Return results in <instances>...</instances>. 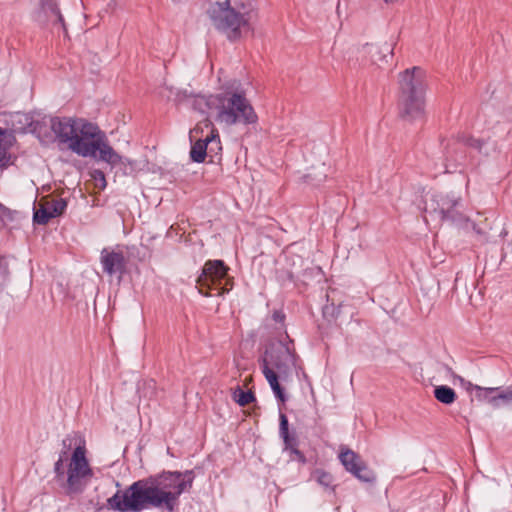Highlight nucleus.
<instances>
[{
    "label": "nucleus",
    "instance_id": "1",
    "mask_svg": "<svg viewBox=\"0 0 512 512\" xmlns=\"http://www.w3.org/2000/svg\"><path fill=\"white\" fill-rule=\"evenodd\" d=\"M194 479L193 470L163 471L117 490L107 499L106 506L116 512H142L152 508L174 512L180 496L190 491Z\"/></svg>",
    "mask_w": 512,
    "mask_h": 512
},
{
    "label": "nucleus",
    "instance_id": "2",
    "mask_svg": "<svg viewBox=\"0 0 512 512\" xmlns=\"http://www.w3.org/2000/svg\"><path fill=\"white\" fill-rule=\"evenodd\" d=\"M62 450L54 463V479L69 497L82 494L94 477L93 469L86 457L85 443L76 437L62 440Z\"/></svg>",
    "mask_w": 512,
    "mask_h": 512
},
{
    "label": "nucleus",
    "instance_id": "3",
    "mask_svg": "<svg viewBox=\"0 0 512 512\" xmlns=\"http://www.w3.org/2000/svg\"><path fill=\"white\" fill-rule=\"evenodd\" d=\"M398 110L401 119L408 122L423 121L426 117V71L414 66L399 74Z\"/></svg>",
    "mask_w": 512,
    "mask_h": 512
},
{
    "label": "nucleus",
    "instance_id": "4",
    "mask_svg": "<svg viewBox=\"0 0 512 512\" xmlns=\"http://www.w3.org/2000/svg\"><path fill=\"white\" fill-rule=\"evenodd\" d=\"M207 15L215 29L229 41L238 40L243 31L251 30L249 11L244 4L232 6L230 0L217 1L209 6Z\"/></svg>",
    "mask_w": 512,
    "mask_h": 512
},
{
    "label": "nucleus",
    "instance_id": "5",
    "mask_svg": "<svg viewBox=\"0 0 512 512\" xmlns=\"http://www.w3.org/2000/svg\"><path fill=\"white\" fill-rule=\"evenodd\" d=\"M216 121L227 126L252 125L258 116L243 90L225 91L215 96Z\"/></svg>",
    "mask_w": 512,
    "mask_h": 512
},
{
    "label": "nucleus",
    "instance_id": "6",
    "mask_svg": "<svg viewBox=\"0 0 512 512\" xmlns=\"http://www.w3.org/2000/svg\"><path fill=\"white\" fill-rule=\"evenodd\" d=\"M296 358L293 340L286 334L284 340L268 345L259 362L261 369L267 366L277 372L281 379H287L296 367Z\"/></svg>",
    "mask_w": 512,
    "mask_h": 512
},
{
    "label": "nucleus",
    "instance_id": "7",
    "mask_svg": "<svg viewBox=\"0 0 512 512\" xmlns=\"http://www.w3.org/2000/svg\"><path fill=\"white\" fill-rule=\"evenodd\" d=\"M426 212L435 213L442 221L451 222L456 226L468 225L470 223L473 230L480 234L474 222H470L469 218L463 212V202L460 196L454 193H435L430 200L429 208Z\"/></svg>",
    "mask_w": 512,
    "mask_h": 512
},
{
    "label": "nucleus",
    "instance_id": "8",
    "mask_svg": "<svg viewBox=\"0 0 512 512\" xmlns=\"http://www.w3.org/2000/svg\"><path fill=\"white\" fill-rule=\"evenodd\" d=\"M230 268L223 260H207L197 278L199 292L208 297L210 290L217 291L218 296L228 293L233 286V279L228 275Z\"/></svg>",
    "mask_w": 512,
    "mask_h": 512
},
{
    "label": "nucleus",
    "instance_id": "9",
    "mask_svg": "<svg viewBox=\"0 0 512 512\" xmlns=\"http://www.w3.org/2000/svg\"><path fill=\"white\" fill-rule=\"evenodd\" d=\"M79 124L69 150L81 157L97 158L99 142L104 138L105 133L96 124L85 119Z\"/></svg>",
    "mask_w": 512,
    "mask_h": 512
},
{
    "label": "nucleus",
    "instance_id": "10",
    "mask_svg": "<svg viewBox=\"0 0 512 512\" xmlns=\"http://www.w3.org/2000/svg\"><path fill=\"white\" fill-rule=\"evenodd\" d=\"M33 20L42 27L51 26L53 29L62 30L65 35L67 34L58 0H40L39 7L33 13Z\"/></svg>",
    "mask_w": 512,
    "mask_h": 512
},
{
    "label": "nucleus",
    "instance_id": "11",
    "mask_svg": "<svg viewBox=\"0 0 512 512\" xmlns=\"http://www.w3.org/2000/svg\"><path fill=\"white\" fill-rule=\"evenodd\" d=\"M6 125L7 128L5 129L11 131L14 136L15 134H36L41 127L40 121L36 120L31 112H14L9 114L6 118Z\"/></svg>",
    "mask_w": 512,
    "mask_h": 512
},
{
    "label": "nucleus",
    "instance_id": "12",
    "mask_svg": "<svg viewBox=\"0 0 512 512\" xmlns=\"http://www.w3.org/2000/svg\"><path fill=\"white\" fill-rule=\"evenodd\" d=\"M476 398L481 402L490 404L494 408L512 405V385L506 388L475 386Z\"/></svg>",
    "mask_w": 512,
    "mask_h": 512
},
{
    "label": "nucleus",
    "instance_id": "13",
    "mask_svg": "<svg viewBox=\"0 0 512 512\" xmlns=\"http://www.w3.org/2000/svg\"><path fill=\"white\" fill-rule=\"evenodd\" d=\"M82 119H75L71 117H52L51 130L59 144H64L70 148L72 141L76 136L79 123Z\"/></svg>",
    "mask_w": 512,
    "mask_h": 512
},
{
    "label": "nucleus",
    "instance_id": "14",
    "mask_svg": "<svg viewBox=\"0 0 512 512\" xmlns=\"http://www.w3.org/2000/svg\"><path fill=\"white\" fill-rule=\"evenodd\" d=\"M339 460L345 469L357 479L366 483L372 482L375 479L372 471L363 464L359 456L351 449H342L339 454Z\"/></svg>",
    "mask_w": 512,
    "mask_h": 512
},
{
    "label": "nucleus",
    "instance_id": "15",
    "mask_svg": "<svg viewBox=\"0 0 512 512\" xmlns=\"http://www.w3.org/2000/svg\"><path fill=\"white\" fill-rule=\"evenodd\" d=\"M100 264L105 274L108 276L117 275L119 281L126 273V259L122 252L103 248L100 252Z\"/></svg>",
    "mask_w": 512,
    "mask_h": 512
},
{
    "label": "nucleus",
    "instance_id": "16",
    "mask_svg": "<svg viewBox=\"0 0 512 512\" xmlns=\"http://www.w3.org/2000/svg\"><path fill=\"white\" fill-rule=\"evenodd\" d=\"M16 143V137L2 127H0V169L10 166L12 161L11 148Z\"/></svg>",
    "mask_w": 512,
    "mask_h": 512
},
{
    "label": "nucleus",
    "instance_id": "17",
    "mask_svg": "<svg viewBox=\"0 0 512 512\" xmlns=\"http://www.w3.org/2000/svg\"><path fill=\"white\" fill-rule=\"evenodd\" d=\"M279 436L283 440L284 451H291L299 446V439L295 432L289 431V422L287 416L280 412L279 414Z\"/></svg>",
    "mask_w": 512,
    "mask_h": 512
},
{
    "label": "nucleus",
    "instance_id": "18",
    "mask_svg": "<svg viewBox=\"0 0 512 512\" xmlns=\"http://www.w3.org/2000/svg\"><path fill=\"white\" fill-rule=\"evenodd\" d=\"M458 143L466 147L477 150L480 154L489 156L491 151L495 149V142L488 139L484 141L482 139H476L471 136L461 135L458 137Z\"/></svg>",
    "mask_w": 512,
    "mask_h": 512
},
{
    "label": "nucleus",
    "instance_id": "19",
    "mask_svg": "<svg viewBox=\"0 0 512 512\" xmlns=\"http://www.w3.org/2000/svg\"><path fill=\"white\" fill-rule=\"evenodd\" d=\"M95 159L106 162L113 166L122 162V157L109 145L106 135H104V138H102L99 142L97 158Z\"/></svg>",
    "mask_w": 512,
    "mask_h": 512
},
{
    "label": "nucleus",
    "instance_id": "20",
    "mask_svg": "<svg viewBox=\"0 0 512 512\" xmlns=\"http://www.w3.org/2000/svg\"><path fill=\"white\" fill-rule=\"evenodd\" d=\"M364 49L367 53L371 54V61L374 64L380 65V63H387L388 58L393 56V47L390 44L385 43L382 47L366 44Z\"/></svg>",
    "mask_w": 512,
    "mask_h": 512
},
{
    "label": "nucleus",
    "instance_id": "21",
    "mask_svg": "<svg viewBox=\"0 0 512 512\" xmlns=\"http://www.w3.org/2000/svg\"><path fill=\"white\" fill-rule=\"evenodd\" d=\"M262 373L270 385L271 390L273 391L275 397L281 401L282 403L287 401V395L285 394L284 389L281 387L279 383V374L272 369H269L267 366L264 369H261Z\"/></svg>",
    "mask_w": 512,
    "mask_h": 512
},
{
    "label": "nucleus",
    "instance_id": "22",
    "mask_svg": "<svg viewBox=\"0 0 512 512\" xmlns=\"http://www.w3.org/2000/svg\"><path fill=\"white\" fill-rule=\"evenodd\" d=\"M205 142L208 143V145H207L208 156L211 159L218 156L222 150V146H221L220 136L216 129H211L210 134L205 137Z\"/></svg>",
    "mask_w": 512,
    "mask_h": 512
},
{
    "label": "nucleus",
    "instance_id": "23",
    "mask_svg": "<svg viewBox=\"0 0 512 512\" xmlns=\"http://www.w3.org/2000/svg\"><path fill=\"white\" fill-rule=\"evenodd\" d=\"M434 397L442 404L449 405L455 401L456 393L451 387L447 385H440L435 387Z\"/></svg>",
    "mask_w": 512,
    "mask_h": 512
},
{
    "label": "nucleus",
    "instance_id": "24",
    "mask_svg": "<svg viewBox=\"0 0 512 512\" xmlns=\"http://www.w3.org/2000/svg\"><path fill=\"white\" fill-rule=\"evenodd\" d=\"M207 145L208 143L205 142V138L199 139L192 144L190 150V158L192 159V161L196 163L204 162L205 157L208 156Z\"/></svg>",
    "mask_w": 512,
    "mask_h": 512
},
{
    "label": "nucleus",
    "instance_id": "25",
    "mask_svg": "<svg viewBox=\"0 0 512 512\" xmlns=\"http://www.w3.org/2000/svg\"><path fill=\"white\" fill-rule=\"evenodd\" d=\"M313 478L316 482L323 487L326 491L334 492L335 486L333 484V476L323 469H316L313 472Z\"/></svg>",
    "mask_w": 512,
    "mask_h": 512
},
{
    "label": "nucleus",
    "instance_id": "26",
    "mask_svg": "<svg viewBox=\"0 0 512 512\" xmlns=\"http://www.w3.org/2000/svg\"><path fill=\"white\" fill-rule=\"evenodd\" d=\"M233 399L240 406H246L255 401V395L252 391H244L241 387H236L233 391Z\"/></svg>",
    "mask_w": 512,
    "mask_h": 512
},
{
    "label": "nucleus",
    "instance_id": "27",
    "mask_svg": "<svg viewBox=\"0 0 512 512\" xmlns=\"http://www.w3.org/2000/svg\"><path fill=\"white\" fill-rule=\"evenodd\" d=\"M53 218L48 206L41 207L36 210L33 214V221L39 225H45Z\"/></svg>",
    "mask_w": 512,
    "mask_h": 512
},
{
    "label": "nucleus",
    "instance_id": "28",
    "mask_svg": "<svg viewBox=\"0 0 512 512\" xmlns=\"http://www.w3.org/2000/svg\"><path fill=\"white\" fill-rule=\"evenodd\" d=\"M47 206L53 214V218L60 216L67 207V202L63 198L52 200L51 202L47 203Z\"/></svg>",
    "mask_w": 512,
    "mask_h": 512
},
{
    "label": "nucleus",
    "instance_id": "29",
    "mask_svg": "<svg viewBox=\"0 0 512 512\" xmlns=\"http://www.w3.org/2000/svg\"><path fill=\"white\" fill-rule=\"evenodd\" d=\"M92 179L96 182V185L101 189L106 187V178L102 170L95 169L91 172Z\"/></svg>",
    "mask_w": 512,
    "mask_h": 512
},
{
    "label": "nucleus",
    "instance_id": "30",
    "mask_svg": "<svg viewBox=\"0 0 512 512\" xmlns=\"http://www.w3.org/2000/svg\"><path fill=\"white\" fill-rule=\"evenodd\" d=\"M8 273V262L3 256H0V283L6 281Z\"/></svg>",
    "mask_w": 512,
    "mask_h": 512
},
{
    "label": "nucleus",
    "instance_id": "31",
    "mask_svg": "<svg viewBox=\"0 0 512 512\" xmlns=\"http://www.w3.org/2000/svg\"><path fill=\"white\" fill-rule=\"evenodd\" d=\"M290 453V456H291V459L292 460H296L298 461L299 463H302V464H305L306 463V457L305 455L303 454V452H301L298 447L292 449L291 451H289Z\"/></svg>",
    "mask_w": 512,
    "mask_h": 512
},
{
    "label": "nucleus",
    "instance_id": "32",
    "mask_svg": "<svg viewBox=\"0 0 512 512\" xmlns=\"http://www.w3.org/2000/svg\"><path fill=\"white\" fill-rule=\"evenodd\" d=\"M445 149H446L447 158H450L451 160H454L455 162H458L459 164L464 163V157L462 155L453 156L450 148L446 147Z\"/></svg>",
    "mask_w": 512,
    "mask_h": 512
},
{
    "label": "nucleus",
    "instance_id": "33",
    "mask_svg": "<svg viewBox=\"0 0 512 512\" xmlns=\"http://www.w3.org/2000/svg\"><path fill=\"white\" fill-rule=\"evenodd\" d=\"M272 318L275 322L283 323L285 314L281 310H276L273 312Z\"/></svg>",
    "mask_w": 512,
    "mask_h": 512
},
{
    "label": "nucleus",
    "instance_id": "34",
    "mask_svg": "<svg viewBox=\"0 0 512 512\" xmlns=\"http://www.w3.org/2000/svg\"><path fill=\"white\" fill-rule=\"evenodd\" d=\"M7 211L6 207L0 203V218Z\"/></svg>",
    "mask_w": 512,
    "mask_h": 512
},
{
    "label": "nucleus",
    "instance_id": "35",
    "mask_svg": "<svg viewBox=\"0 0 512 512\" xmlns=\"http://www.w3.org/2000/svg\"><path fill=\"white\" fill-rule=\"evenodd\" d=\"M154 384H155V382H154L153 380H150V381L148 382V385H149L150 387H154Z\"/></svg>",
    "mask_w": 512,
    "mask_h": 512
},
{
    "label": "nucleus",
    "instance_id": "36",
    "mask_svg": "<svg viewBox=\"0 0 512 512\" xmlns=\"http://www.w3.org/2000/svg\"><path fill=\"white\" fill-rule=\"evenodd\" d=\"M325 177H326V176H325V175H323V177H322V178H320V179L318 180V183H319V182H321V181H323V180L325 179Z\"/></svg>",
    "mask_w": 512,
    "mask_h": 512
},
{
    "label": "nucleus",
    "instance_id": "37",
    "mask_svg": "<svg viewBox=\"0 0 512 512\" xmlns=\"http://www.w3.org/2000/svg\"><path fill=\"white\" fill-rule=\"evenodd\" d=\"M115 3H117L118 0H113Z\"/></svg>",
    "mask_w": 512,
    "mask_h": 512
}]
</instances>
